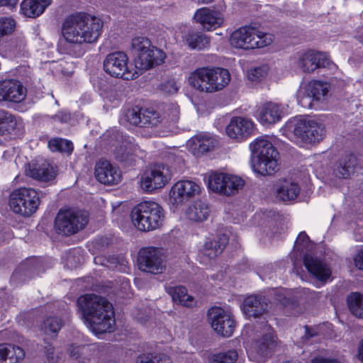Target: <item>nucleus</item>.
Returning a JSON list of instances; mask_svg holds the SVG:
<instances>
[{
  "mask_svg": "<svg viewBox=\"0 0 363 363\" xmlns=\"http://www.w3.org/2000/svg\"><path fill=\"white\" fill-rule=\"evenodd\" d=\"M179 114L180 111L179 106L177 104H172L168 105L165 111L164 118L170 123L176 124L179 121Z\"/></svg>",
  "mask_w": 363,
  "mask_h": 363,
  "instance_id": "obj_48",
  "label": "nucleus"
},
{
  "mask_svg": "<svg viewBox=\"0 0 363 363\" xmlns=\"http://www.w3.org/2000/svg\"><path fill=\"white\" fill-rule=\"evenodd\" d=\"M184 40L191 50H202L210 46V38L199 32H189L186 34Z\"/></svg>",
  "mask_w": 363,
  "mask_h": 363,
  "instance_id": "obj_37",
  "label": "nucleus"
},
{
  "mask_svg": "<svg viewBox=\"0 0 363 363\" xmlns=\"http://www.w3.org/2000/svg\"><path fill=\"white\" fill-rule=\"evenodd\" d=\"M268 72L269 67L267 65L252 67L247 71V78L251 82H259L265 78Z\"/></svg>",
  "mask_w": 363,
  "mask_h": 363,
  "instance_id": "obj_45",
  "label": "nucleus"
},
{
  "mask_svg": "<svg viewBox=\"0 0 363 363\" xmlns=\"http://www.w3.org/2000/svg\"><path fill=\"white\" fill-rule=\"evenodd\" d=\"M329 91V84L320 81H312L298 89L296 96L298 104L304 108H312L313 101L324 100Z\"/></svg>",
  "mask_w": 363,
  "mask_h": 363,
  "instance_id": "obj_14",
  "label": "nucleus"
},
{
  "mask_svg": "<svg viewBox=\"0 0 363 363\" xmlns=\"http://www.w3.org/2000/svg\"><path fill=\"white\" fill-rule=\"evenodd\" d=\"M141 121V127L156 126L160 122V116L153 109L143 108Z\"/></svg>",
  "mask_w": 363,
  "mask_h": 363,
  "instance_id": "obj_42",
  "label": "nucleus"
},
{
  "mask_svg": "<svg viewBox=\"0 0 363 363\" xmlns=\"http://www.w3.org/2000/svg\"><path fill=\"white\" fill-rule=\"evenodd\" d=\"M173 170L164 164L150 166L142 174L140 187L146 192H152L164 188L172 179Z\"/></svg>",
  "mask_w": 363,
  "mask_h": 363,
  "instance_id": "obj_9",
  "label": "nucleus"
},
{
  "mask_svg": "<svg viewBox=\"0 0 363 363\" xmlns=\"http://www.w3.org/2000/svg\"><path fill=\"white\" fill-rule=\"evenodd\" d=\"M51 4V0H23L21 11L26 17L36 18L40 16Z\"/></svg>",
  "mask_w": 363,
  "mask_h": 363,
  "instance_id": "obj_30",
  "label": "nucleus"
},
{
  "mask_svg": "<svg viewBox=\"0 0 363 363\" xmlns=\"http://www.w3.org/2000/svg\"><path fill=\"white\" fill-rule=\"evenodd\" d=\"M164 218L163 208L153 201H144L131 211L133 225L140 231H151L160 228Z\"/></svg>",
  "mask_w": 363,
  "mask_h": 363,
  "instance_id": "obj_4",
  "label": "nucleus"
},
{
  "mask_svg": "<svg viewBox=\"0 0 363 363\" xmlns=\"http://www.w3.org/2000/svg\"><path fill=\"white\" fill-rule=\"evenodd\" d=\"M162 91L167 94H176L178 91V86L176 82L173 79L168 80L161 85Z\"/></svg>",
  "mask_w": 363,
  "mask_h": 363,
  "instance_id": "obj_52",
  "label": "nucleus"
},
{
  "mask_svg": "<svg viewBox=\"0 0 363 363\" xmlns=\"http://www.w3.org/2000/svg\"><path fill=\"white\" fill-rule=\"evenodd\" d=\"M89 221L85 211L65 209L60 210L55 220V228L58 234L68 236L74 235L85 228Z\"/></svg>",
  "mask_w": 363,
  "mask_h": 363,
  "instance_id": "obj_7",
  "label": "nucleus"
},
{
  "mask_svg": "<svg viewBox=\"0 0 363 363\" xmlns=\"http://www.w3.org/2000/svg\"><path fill=\"white\" fill-rule=\"evenodd\" d=\"M228 242V236L223 234L216 239L206 242L203 245V253L211 259L214 258L221 254Z\"/></svg>",
  "mask_w": 363,
  "mask_h": 363,
  "instance_id": "obj_35",
  "label": "nucleus"
},
{
  "mask_svg": "<svg viewBox=\"0 0 363 363\" xmlns=\"http://www.w3.org/2000/svg\"><path fill=\"white\" fill-rule=\"evenodd\" d=\"M24 132L23 121L9 111L0 109V134L21 136Z\"/></svg>",
  "mask_w": 363,
  "mask_h": 363,
  "instance_id": "obj_26",
  "label": "nucleus"
},
{
  "mask_svg": "<svg viewBox=\"0 0 363 363\" xmlns=\"http://www.w3.org/2000/svg\"><path fill=\"white\" fill-rule=\"evenodd\" d=\"M354 262L356 267L363 270V249L356 254L354 257Z\"/></svg>",
  "mask_w": 363,
  "mask_h": 363,
  "instance_id": "obj_54",
  "label": "nucleus"
},
{
  "mask_svg": "<svg viewBox=\"0 0 363 363\" xmlns=\"http://www.w3.org/2000/svg\"><path fill=\"white\" fill-rule=\"evenodd\" d=\"M128 57L123 52H114L106 55L104 60V69L106 74L116 78L130 80L138 73L133 72L128 66Z\"/></svg>",
  "mask_w": 363,
  "mask_h": 363,
  "instance_id": "obj_10",
  "label": "nucleus"
},
{
  "mask_svg": "<svg viewBox=\"0 0 363 363\" xmlns=\"http://www.w3.org/2000/svg\"><path fill=\"white\" fill-rule=\"evenodd\" d=\"M26 96V89L14 79L0 82V101L20 103Z\"/></svg>",
  "mask_w": 363,
  "mask_h": 363,
  "instance_id": "obj_17",
  "label": "nucleus"
},
{
  "mask_svg": "<svg viewBox=\"0 0 363 363\" xmlns=\"http://www.w3.org/2000/svg\"><path fill=\"white\" fill-rule=\"evenodd\" d=\"M43 348L48 363H56L58 359V356L55 353L54 347L52 346V345L45 342Z\"/></svg>",
  "mask_w": 363,
  "mask_h": 363,
  "instance_id": "obj_50",
  "label": "nucleus"
},
{
  "mask_svg": "<svg viewBox=\"0 0 363 363\" xmlns=\"http://www.w3.org/2000/svg\"><path fill=\"white\" fill-rule=\"evenodd\" d=\"M143 112V108L134 106L125 111V118L130 124L140 126Z\"/></svg>",
  "mask_w": 363,
  "mask_h": 363,
  "instance_id": "obj_46",
  "label": "nucleus"
},
{
  "mask_svg": "<svg viewBox=\"0 0 363 363\" xmlns=\"http://www.w3.org/2000/svg\"><path fill=\"white\" fill-rule=\"evenodd\" d=\"M293 127L294 135L307 143L319 142L325 135L324 125L314 120H296Z\"/></svg>",
  "mask_w": 363,
  "mask_h": 363,
  "instance_id": "obj_13",
  "label": "nucleus"
},
{
  "mask_svg": "<svg viewBox=\"0 0 363 363\" xmlns=\"http://www.w3.org/2000/svg\"><path fill=\"white\" fill-rule=\"evenodd\" d=\"M291 261L293 262L294 267H296L298 265L296 259L291 258Z\"/></svg>",
  "mask_w": 363,
  "mask_h": 363,
  "instance_id": "obj_62",
  "label": "nucleus"
},
{
  "mask_svg": "<svg viewBox=\"0 0 363 363\" xmlns=\"http://www.w3.org/2000/svg\"><path fill=\"white\" fill-rule=\"evenodd\" d=\"M51 118L55 123H67L71 120V115L66 111H61L53 115Z\"/></svg>",
  "mask_w": 363,
  "mask_h": 363,
  "instance_id": "obj_53",
  "label": "nucleus"
},
{
  "mask_svg": "<svg viewBox=\"0 0 363 363\" xmlns=\"http://www.w3.org/2000/svg\"><path fill=\"white\" fill-rule=\"evenodd\" d=\"M19 0H0V6H6L9 9L16 7Z\"/></svg>",
  "mask_w": 363,
  "mask_h": 363,
  "instance_id": "obj_57",
  "label": "nucleus"
},
{
  "mask_svg": "<svg viewBox=\"0 0 363 363\" xmlns=\"http://www.w3.org/2000/svg\"><path fill=\"white\" fill-rule=\"evenodd\" d=\"M4 346L6 359L5 363H18L24 358L25 352L21 347L11 344H4Z\"/></svg>",
  "mask_w": 363,
  "mask_h": 363,
  "instance_id": "obj_41",
  "label": "nucleus"
},
{
  "mask_svg": "<svg viewBox=\"0 0 363 363\" xmlns=\"http://www.w3.org/2000/svg\"><path fill=\"white\" fill-rule=\"evenodd\" d=\"M189 82L194 89L206 93H213L209 90L208 86H212L211 68L202 67L196 69L189 77Z\"/></svg>",
  "mask_w": 363,
  "mask_h": 363,
  "instance_id": "obj_27",
  "label": "nucleus"
},
{
  "mask_svg": "<svg viewBox=\"0 0 363 363\" xmlns=\"http://www.w3.org/2000/svg\"><path fill=\"white\" fill-rule=\"evenodd\" d=\"M216 141L208 135H199L189 141V147L193 153L199 156L213 149Z\"/></svg>",
  "mask_w": 363,
  "mask_h": 363,
  "instance_id": "obj_32",
  "label": "nucleus"
},
{
  "mask_svg": "<svg viewBox=\"0 0 363 363\" xmlns=\"http://www.w3.org/2000/svg\"><path fill=\"white\" fill-rule=\"evenodd\" d=\"M26 175L41 182H48L55 177V172L50 164L43 160H33L26 169Z\"/></svg>",
  "mask_w": 363,
  "mask_h": 363,
  "instance_id": "obj_23",
  "label": "nucleus"
},
{
  "mask_svg": "<svg viewBox=\"0 0 363 363\" xmlns=\"http://www.w3.org/2000/svg\"><path fill=\"white\" fill-rule=\"evenodd\" d=\"M48 147L52 152H60L70 155L74 149L70 140L61 138H55L49 140Z\"/></svg>",
  "mask_w": 363,
  "mask_h": 363,
  "instance_id": "obj_40",
  "label": "nucleus"
},
{
  "mask_svg": "<svg viewBox=\"0 0 363 363\" xmlns=\"http://www.w3.org/2000/svg\"><path fill=\"white\" fill-rule=\"evenodd\" d=\"M318 335L319 333L317 328H310L307 325L305 326V337L307 340L318 336Z\"/></svg>",
  "mask_w": 363,
  "mask_h": 363,
  "instance_id": "obj_56",
  "label": "nucleus"
},
{
  "mask_svg": "<svg viewBox=\"0 0 363 363\" xmlns=\"http://www.w3.org/2000/svg\"><path fill=\"white\" fill-rule=\"evenodd\" d=\"M151 46V42L147 38L137 37L132 40L131 48L135 57H139L142 52H145Z\"/></svg>",
  "mask_w": 363,
  "mask_h": 363,
  "instance_id": "obj_44",
  "label": "nucleus"
},
{
  "mask_svg": "<svg viewBox=\"0 0 363 363\" xmlns=\"http://www.w3.org/2000/svg\"><path fill=\"white\" fill-rule=\"evenodd\" d=\"M208 321L212 328L223 337H230L235 328V320L220 307L214 306L208 311Z\"/></svg>",
  "mask_w": 363,
  "mask_h": 363,
  "instance_id": "obj_15",
  "label": "nucleus"
},
{
  "mask_svg": "<svg viewBox=\"0 0 363 363\" xmlns=\"http://www.w3.org/2000/svg\"><path fill=\"white\" fill-rule=\"evenodd\" d=\"M253 129V123L242 117H233L225 128L227 135L239 140L247 138Z\"/></svg>",
  "mask_w": 363,
  "mask_h": 363,
  "instance_id": "obj_25",
  "label": "nucleus"
},
{
  "mask_svg": "<svg viewBox=\"0 0 363 363\" xmlns=\"http://www.w3.org/2000/svg\"><path fill=\"white\" fill-rule=\"evenodd\" d=\"M9 203L15 213L29 217L37 211L40 198L38 192L33 189L19 188L11 192Z\"/></svg>",
  "mask_w": 363,
  "mask_h": 363,
  "instance_id": "obj_8",
  "label": "nucleus"
},
{
  "mask_svg": "<svg viewBox=\"0 0 363 363\" xmlns=\"http://www.w3.org/2000/svg\"><path fill=\"white\" fill-rule=\"evenodd\" d=\"M15 21L11 18H0V36L10 34L15 28Z\"/></svg>",
  "mask_w": 363,
  "mask_h": 363,
  "instance_id": "obj_49",
  "label": "nucleus"
},
{
  "mask_svg": "<svg viewBox=\"0 0 363 363\" xmlns=\"http://www.w3.org/2000/svg\"><path fill=\"white\" fill-rule=\"evenodd\" d=\"M103 22L96 16L76 13L68 16L62 26V35L72 44H91L96 43L101 34Z\"/></svg>",
  "mask_w": 363,
  "mask_h": 363,
  "instance_id": "obj_2",
  "label": "nucleus"
},
{
  "mask_svg": "<svg viewBox=\"0 0 363 363\" xmlns=\"http://www.w3.org/2000/svg\"><path fill=\"white\" fill-rule=\"evenodd\" d=\"M139 363H172V360L166 355L155 356L152 358L142 357Z\"/></svg>",
  "mask_w": 363,
  "mask_h": 363,
  "instance_id": "obj_51",
  "label": "nucleus"
},
{
  "mask_svg": "<svg viewBox=\"0 0 363 363\" xmlns=\"http://www.w3.org/2000/svg\"><path fill=\"white\" fill-rule=\"evenodd\" d=\"M359 358L363 362V340L362 341L361 347L359 350Z\"/></svg>",
  "mask_w": 363,
  "mask_h": 363,
  "instance_id": "obj_60",
  "label": "nucleus"
},
{
  "mask_svg": "<svg viewBox=\"0 0 363 363\" xmlns=\"http://www.w3.org/2000/svg\"><path fill=\"white\" fill-rule=\"evenodd\" d=\"M347 303L351 313L356 317L363 318V294L351 293L347 298Z\"/></svg>",
  "mask_w": 363,
  "mask_h": 363,
  "instance_id": "obj_39",
  "label": "nucleus"
},
{
  "mask_svg": "<svg viewBox=\"0 0 363 363\" xmlns=\"http://www.w3.org/2000/svg\"><path fill=\"white\" fill-rule=\"evenodd\" d=\"M209 213L208 206L200 200L196 201L186 211L188 219L194 222H202L206 220Z\"/></svg>",
  "mask_w": 363,
  "mask_h": 363,
  "instance_id": "obj_38",
  "label": "nucleus"
},
{
  "mask_svg": "<svg viewBox=\"0 0 363 363\" xmlns=\"http://www.w3.org/2000/svg\"><path fill=\"white\" fill-rule=\"evenodd\" d=\"M251 163L255 172L271 175L278 170V156L272 143L265 137H259L250 145Z\"/></svg>",
  "mask_w": 363,
  "mask_h": 363,
  "instance_id": "obj_3",
  "label": "nucleus"
},
{
  "mask_svg": "<svg viewBox=\"0 0 363 363\" xmlns=\"http://www.w3.org/2000/svg\"><path fill=\"white\" fill-rule=\"evenodd\" d=\"M274 345V335L268 331L261 339L253 342L249 353L250 358L255 362H262L271 354Z\"/></svg>",
  "mask_w": 363,
  "mask_h": 363,
  "instance_id": "obj_22",
  "label": "nucleus"
},
{
  "mask_svg": "<svg viewBox=\"0 0 363 363\" xmlns=\"http://www.w3.org/2000/svg\"><path fill=\"white\" fill-rule=\"evenodd\" d=\"M244 185V180L240 177L225 173H213L208 179L211 190L225 196L237 194Z\"/></svg>",
  "mask_w": 363,
  "mask_h": 363,
  "instance_id": "obj_11",
  "label": "nucleus"
},
{
  "mask_svg": "<svg viewBox=\"0 0 363 363\" xmlns=\"http://www.w3.org/2000/svg\"><path fill=\"white\" fill-rule=\"evenodd\" d=\"M213 2V0H198L199 4H209Z\"/></svg>",
  "mask_w": 363,
  "mask_h": 363,
  "instance_id": "obj_61",
  "label": "nucleus"
},
{
  "mask_svg": "<svg viewBox=\"0 0 363 363\" xmlns=\"http://www.w3.org/2000/svg\"><path fill=\"white\" fill-rule=\"evenodd\" d=\"M166 58V54L160 49L151 46L145 52L135 59V68L140 72V74L155 66L161 65Z\"/></svg>",
  "mask_w": 363,
  "mask_h": 363,
  "instance_id": "obj_19",
  "label": "nucleus"
},
{
  "mask_svg": "<svg viewBox=\"0 0 363 363\" xmlns=\"http://www.w3.org/2000/svg\"><path fill=\"white\" fill-rule=\"evenodd\" d=\"M96 179L105 185H114L121 182V174L119 169L107 160H100L95 165Z\"/></svg>",
  "mask_w": 363,
  "mask_h": 363,
  "instance_id": "obj_20",
  "label": "nucleus"
},
{
  "mask_svg": "<svg viewBox=\"0 0 363 363\" xmlns=\"http://www.w3.org/2000/svg\"><path fill=\"white\" fill-rule=\"evenodd\" d=\"M139 269L145 272L160 274L166 268V263L160 249L153 247H144L138 253Z\"/></svg>",
  "mask_w": 363,
  "mask_h": 363,
  "instance_id": "obj_12",
  "label": "nucleus"
},
{
  "mask_svg": "<svg viewBox=\"0 0 363 363\" xmlns=\"http://www.w3.org/2000/svg\"><path fill=\"white\" fill-rule=\"evenodd\" d=\"M81 350L80 347H77V348H74L73 349L72 351H71V355L74 357H75L76 359H78L79 358V355H78V353L79 352V350Z\"/></svg>",
  "mask_w": 363,
  "mask_h": 363,
  "instance_id": "obj_59",
  "label": "nucleus"
},
{
  "mask_svg": "<svg viewBox=\"0 0 363 363\" xmlns=\"http://www.w3.org/2000/svg\"><path fill=\"white\" fill-rule=\"evenodd\" d=\"M199 186L194 182L182 180L173 185L170 190L171 201L174 204H180L199 194Z\"/></svg>",
  "mask_w": 363,
  "mask_h": 363,
  "instance_id": "obj_18",
  "label": "nucleus"
},
{
  "mask_svg": "<svg viewBox=\"0 0 363 363\" xmlns=\"http://www.w3.org/2000/svg\"><path fill=\"white\" fill-rule=\"evenodd\" d=\"M311 247L308 235L305 232L300 233L295 242L294 249L301 254H304L303 262L308 272L320 281L325 283L331 276V269L320 258L311 252H304L305 250L308 251Z\"/></svg>",
  "mask_w": 363,
  "mask_h": 363,
  "instance_id": "obj_5",
  "label": "nucleus"
},
{
  "mask_svg": "<svg viewBox=\"0 0 363 363\" xmlns=\"http://www.w3.org/2000/svg\"><path fill=\"white\" fill-rule=\"evenodd\" d=\"M238 357V352L234 350H228L223 352L213 354L210 358V363H234Z\"/></svg>",
  "mask_w": 363,
  "mask_h": 363,
  "instance_id": "obj_43",
  "label": "nucleus"
},
{
  "mask_svg": "<svg viewBox=\"0 0 363 363\" xmlns=\"http://www.w3.org/2000/svg\"><path fill=\"white\" fill-rule=\"evenodd\" d=\"M62 325V321L61 319L57 317H48L44 320L43 329L47 334L57 333Z\"/></svg>",
  "mask_w": 363,
  "mask_h": 363,
  "instance_id": "obj_47",
  "label": "nucleus"
},
{
  "mask_svg": "<svg viewBox=\"0 0 363 363\" xmlns=\"http://www.w3.org/2000/svg\"><path fill=\"white\" fill-rule=\"evenodd\" d=\"M166 291L171 296L174 303L189 308L196 304L195 298L187 294V289L183 286H168L166 288Z\"/></svg>",
  "mask_w": 363,
  "mask_h": 363,
  "instance_id": "obj_31",
  "label": "nucleus"
},
{
  "mask_svg": "<svg viewBox=\"0 0 363 363\" xmlns=\"http://www.w3.org/2000/svg\"><path fill=\"white\" fill-rule=\"evenodd\" d=\"M137 147L130 140H125L122 144L117 147L114 151V155L118 161L126 164H131L135 160V151Z\"/></svg>",
  "mask_w": 363,
  "mask_h": 363,
  "instance_id": "obj_34",
  "label": "nucleus"
},
{
  "mask_svg": "<svg viewBox=\"0 0 363 363\" xmlns=\"http://www.w3.org/2000/svg\"><path fill=\"white\" fill-rule=\"evenodd\" d=\"M5 346L4 344L0 345V363H5L6 362L5 357Z\"/></svg>",
  "mask_w": 363,
  "mask_h": 363,
  "instance_id": "obj_58",
  "label": "nucleus"
},
{
  "mask_svg": "<svg viewBox=\"0 0 363 363\" xmlns=\"http://www.w3.org/2000/svg\"><path fill=\"white\" fill-rule=\"evenodd\" d=\"M212 86H208L209 90L213 92L222 90L230 81V75L228 69L220 67L211 68Z\"/></svg>",
  "mask_w": 363,
  "mask_h": 363,
  "instance_id": "obj_36",
  "label": "nucleus"
},
{
  "mask_svg": "<svg viewBox=\"0 0 363 363\" xmlns=\"http://www.w3.org/2000/svg\"><path fill=\"white\" fill-rule=\"evenodd\" d=\"M300 193V187L297 183L291 180L281 181L276 187L277 197L282 201L295 199Z\"/></svg>",
  "mask_w": 363,
  "mask_h": 363,
  "instance_id": "obj_33",
  "label": "nucleus"
},
{
  "mask_svg": "<svg viewBox=\"0 0 363 363\" xmlns=\"http://www.w3.org/2000/svg\"><path fill=\"white\" fill-rule=\"evenodd\" d=\"M273 40V35L250 26H244L235 30L230 38L233 47L245 50L264 48L269 45Z\"/></svg>",
  "mask_w": 363,
  "mask_h": 363,
  "instance_id": "obj_6",
  "label": "nucleus"
},
{
  "mask_svg": "<svg viewBox=\"0 0 363 363\" xmlns=\"http://www.w3.org/2000/svg\"><path fill=\"white\" fill-rule=\"evenodd\" d=\"M194 18L206 30H212L221 26L224 21L220 11L207 7L198 9Z\"/></svg>",
  "mask_w": 363,
  "mask_h": 363,
  "instance_id": "obj_21",
  "label": "nucleus"
},
{
  "mask_svg": "<svg viewBox=\"0 0 363 363\" xmlns=\"http://www.w3.org/2000/svg\"><path fill=\"white\" fill-rule=\"evenodd\" d=\"M282 115L283 109L280 105L273 102L265 103L258 109V116L262 123H276L281 120Z\"/></svg>",
  "mask_w": 363,
  "mask_h": 363,
  "instance_id": "obj_28",
  "label": "nucleus"
},
{
  "mask_svg": "<svg viewBox=\"0 0 363 363\" xmlns=\"http://www.w3.org/2000/svg\"><path fill=\"white\" fill-rule=\"evenodd\" d=\"M357 159L354 155H347L341 157L333 169V175L339 179H347L354 173Z\"/></svg>",
  "mask_w": 363,
  "mask_h": 363,
  "instance_id": "obj_29",
  "label": "nucleus"
},
{
  "mask_svg": "<svg viewBox=\"0 0 363 363\" xmlns=\"http://www.w3.org/2000/svg\"><path fill=\"white\" fill-rule=\"evenodd\" d=\"M330 63V60L325 54L308 50L300 55L297 65L303 72L311 73L318 68L328 67Z\"/></svg>",
  "mask_w": 363,
  "mask_h": 363,
  "instance_id": "obj_16",
  "label": "nucleus"
},
{
  "mask_svg": "<svg viewBox=\"0 0 363 363\" xmlns=\"http://www.w3.org/2000/svg\"><path fill=\"white\" fill-rule=\"evenodd\" d=\"M311 363H341L338 359L335 358L315 357L311 360Z\"/></svg>",
  "mask_w": 363,
  "mask_h": 363,
  "instance_id": "obj_55",
  "label": "nucleus"
},
{
  "mask_svg": "<svg viewBox=\"0 0 363 363\" xmlns=\"http://www.w3.org/2000/svg\"><path fill=\"white\" fill-rule=\"evenodd\" d=\"M77 305L85 323L94 333L113 331L115 326L113 308L105 297L86 294L77 298Z\"/></svg>",
  "mask_w": 363,
  "mask_h": 363,
  "instance_id": "obj_1",
  "label": "nucleus"
},
{
  "mask_svg": "<svg viewBox=\"0 0 363 363\" xmlns=\"http://www.w3.org/2000/svg\"><path fill=\"white\" fill-rule=\"evenodd\" d=\"M268 300L265 296L251 295L246 297L242 309L248 318H259L267 311Z\"/></svg>",
  "mask_w": 363,
  "mask_h": 363,
  "instance_id": "obj_24",
  "label": "nucleus"
}]
</instances>
